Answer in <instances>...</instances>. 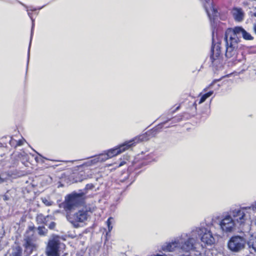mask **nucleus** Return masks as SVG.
Masks as SVG:
<instances>
[{
    "mask_svg": "<svg viewBox=\"0 0 256 256\" xmlns=\"http://www.w3.org/2000/svg\"><path fill=\"white\" fill-rule=\"evenodd\" d=\"M24 142H25V140L24 139H22V140H19L18 141L16 142V146H20L24 144Z\"/></svg>",
    "mask_w": 256,
    "mask_h": 256,
    "instance_id": "obj_23",
    "label": "nucleus"
},
{
    "mask_svg": "<svg viewBox=\"0 0 256 256\" xmlns=\"http://www.w3.org/2000/svg\"><path fill=\"white\" fill-rule=\"evenodd\" d=\"M31 33H32V30ZM32 35V34H31V36Z\"/></svg>",
    "mask_w": 256,
    "mask_h": 256,
    "instance_id": "obj_32",
    "label": "nucleus"
},
{
    "mask_svg": "<svg viewBox=\"0 0 256 256\" xmlns=\"http://www.w3.org/2000/svg\"><path fill=\"white\" fill-rule=\"evenodd\" d=\"M55 226L56 223L54 222H52L48 224V226L50 229L52 230L55 228Z\"/></svg>",
    "mask_w": 256,
    "mask_h": 256,
    "instance_id": "obj_24",
    "label": "nucleus"
},
{
    "mask_svg": "<svg viewBox=\"0 0 256 256\" xmlns=\"http://www.w3.org/2000/svg\"><path fill=\"white\" fill-rule=\"evenodd\" d=\"M183 234L184 233L172 240L171 242L164 244L162 246V250L164 252H174L178 249L179 252L182 256H192V252H186L183 250L184 244L187 240V238H182Z\"/></svg>",
    "mask_w": 256,
    "mask_h": 256,
    "instance_id": "obj_4",
    "label": "nucleus"
},
{
    "mask_svg": "<svg viewBox=\"0 0 256 256\" xmlns=\"http://www.w3.org/2000/svg\"><path fill=\"white\" fill-rule=\"evenodd\" d=\"M147 140L148 138L146 134L136 136L129 141L126 142L118 147L108 150L106 154H102L94 157L93 159L90 161V164H93L98 162H104L110 158H112L122 152L133 146L135 144Z\"/></svg>",
    "mask_w": 256,
    "mask_h": 256,
    "instance_id": "obj_2",
    "label": "nucleus"
},
{
    "mask_svg": "<svg viewBox=\"0 0 256 256\" xmlns=\"http://www.w3.org/2000/svg\"><path fill=\"white\" fill-rule=\"evenodd\" d=\"M249 210H251L254 212H256V201L252 204L250 206H248Z\"/></svg>",
    "mask_w": 256,
    "mask_h": 256,
    "instance_id": "obj_22",
    "label": "nucleus"
},
{
    "mask_svg": "<svg viewBox=\"0 0 256 256\" xmlns=\"http://www.w3.org/2000/svg\"><path fill=\"white\" fill-rule=\"evenodd\" d=\"M162 256V255H160V254H158V255H157V256Z\"/></svg>",
    "mask_w": 256,
    "mask_h": 256,
    "instance_id": "obj_31",
    "label": "nucleus"
},
{
    "mask_svg": "<svg viewBox=\"0 0 256 256\" xmlns=\"http://www.w3.org/2000/svg\"><path fill=\"white\" fill-rule=\"evenodd\" d=\"M12 141H10V144H12Z\"/></svg>",
    "mask_w": 256,
    "mask_h": 256,
    "instance_id": "obj_33",
    "label": "nucleus"
},
{
    "mask_svg": "<svg viewBox=\"0 0 256 256\" xmlns=\"http://www.w3.org/2000/svg\"><path fill=\"white\" fill-rule=\"evenodd\" d=\"M24 247L26 252L28 254H30L34 250H36L37 248V245L35 242L30 238L25 239Z\"/></svg>",
    "mask_w": 256,
    "mask_h": 256,
    "instance_id": "obj_13",
    "label": "nucleus"
},
{
    "mask_svg": "<svg viewBox=\"0 0 256 256\" xmlns=\"http://www.w3.org/2000/svg\"><path fill=\"white\" fill-rule=\"evenodd\" d=\"M206 4L204 5L205 10L207 12V14L210 20H214L215 18L218 16V12L214 8L212 3L210 0H205Z\"/></svg>",
    "mask_w": 256,
    "mask_h": 256,
    "instance_id": "obj_12",
    "label": "nucleus"
},
{
    "mask_svg": "<svg viewBox=\"0 0 256 256\" xmlns=\"http://www.w3.org/2000/svg\"><path fill=\"white\" fill-rule=\"evenodd\" d=\"M212 52L211 58L212 59L216 60L218 58L221 53L220 44L219 43L214 44L212 48Z\"/></svg>",
    "mask_w": 256,
    "mask_h": 256,
    "instance_id": "obj_14",
    "label": "nucleus"
},
{
    "mask_svg": "<svg viewBox=\"0 0 256 256\" xmlns=\"http://www.w3.org/2000/svg\"><path fill=\"white\" fill-rule=\"evenodd\" d=\"M94 188V186L92 184H88L86 185V190H92Z\"/></svg>",
    "mask_w": 256,
    "mask_h": 256,
    "instance_id": "obj_25",
    "label": "nucleus"
},
{
    "mask_svg": "<svg viewBox=\"0 0 256 256\" xmlns=\"http://www.w3.org/2000/svg\"><path fill=\"white\" fill-rule=\"evenodd\" d=\"M226 32L232 38L237 39L236 41L238 43L240 42V38L242 36L246 40H252V36L240 26H236L234 28H228Z\"/></svg>",
    "mask_w": 256,
    "mask_h": 256,
    "instance_id": "obj_8",
    "label": "nucleus"
},
{
    "mask_svg": "<svg viewBox=\"0 0 256 256\" xmlns=\"http://www.w3.org/2000/svg\"><path fill=\"white\" fill-rule=\"evenodd\" d=\"M112 218L110 217L106 221V224H107V226L108 227V232H110L112 228V226L111 225L112 224Z\"/></svg>",
    "mask_w": 256,
    "mask_h": 256,
    "instance_id": "obj_21",
    "label": "nucleus"
},
{
    "mask_svg": "<svg viewBox=\"0 0 256 256\" xmlns=\"http://www.w3.org/2000/svg\"><path fill=\"white\" fill-rule=\"evenodd\" d=\"M180 106H178L176 108V110H178Z\"/></svg>",
    "mask_w": 256,
    "mask_h": 256,
    "instance_id": "obj_29",
    "label": "nucleus"
},
{
    "mask_svg": "<svg viewBox=\"0 0 256 256\" xmlns=\"http://www.w3.org/2000/svg\"><path fill=\"white\" fill-rule=\"evenodd\" d=\"M42 202L46 206H52L53 204V202L46 198H42Z\"/></svg>",
    "mask_w": 256,
    "mask_h": 256,
    "instance_id": "obj_20",
    "label": "nucleus"
},
{
    "mask_svg": "<svg viewBox=\"0 0 256 256\" xmlns=\"http://www.w3.org/2000/svg\"><path fill=\"white\" fill-rule=\"evenodd\" d=\"M248 207H244L239 208L230 209L228 214L240 224L244 223L246 220V212L248 210Z\"/></svg>",
    "mask_w": 256,
    "mask_h": 256,
    "instance_id": "obj_10",
    "label": "nucleus"
},
{
    "mask_svg": "<svg viewBox=\"0 0 256 256\" xmlns=\"http://www.w3.org/2000/svg\"><path fill=\"white\" fill-rule=\"evenodd\" d=\"M198 236L201 242L206 244L212 246L215 242V238L211 230L204 226L194 228L189 232L184 233L182 238H188L184 244L183 250L186 252H192V256H202L200 250L202 245L198 242Z\"/></svg>",
    "mask_w": 256,
    "mask_h": 256,
    "instance_id": "obj_1",
    "label": "nucleus"
},
{
    "mask_svg": "<svg viewBox=\"0 0 256 256\" xmlns=\"http://www.w3.org/2000/svg\"><path fill=\"white\" fill-rule=\"evenodd\" d=\"M236 38H232L226 32L224 41L226 43L225 56L228 62L235 63L240 61L238 58V48L239 43Z\"/></svg>",
    "mask_w": 256,
    "mask_h": 256,
    "instance_id": "obj_3",
    "label": "nucleus"
},
{
    "mask_svg": "<svg viewBox=\"0 0 256 256\" xmlns=\"http://www.w3.org/2000/svg\"><path fill=\"white\" fill-rule=\"evenodd\" d=\"M246 244L245 239L240 236H232L228 242V248L232 252H238L244 249Z\"/></svg>",
    "mask_w": 256,
    "mask_h": 256,
    "instance_id": "obj_7",
    "label": "nucleus"
},
{
    "mask_svg": "<svg viewBox=\"0 0 256 256\" xmlns=\"http://www.w3.org/2000/svg\"><path fill=\"white\" fill-rule=\"evenodd\" d=\"M64 249L65 245L60 242L59 236H52L48 240L46 253L47 256H66L67 254L64 252Z\"/></svg>",
    "mask_w": 256,
    "mask_h": 256,
    "instance_id": "obj_5",
    "label": "nucleus"
},
{
    "mask_svg": "<svg viewBox=\"0 0 256 256\" xmlns=\"http://www.w3.org/2000/svg\"><path fill=\"white\" fill-rule=\"evenodd\" d=\"M48 218H49V216H47L46 218V217H44L42 214H40L37 217V220L38 221H40V222H42L44 223L46 225H48V224H46V219Z\"/></svg>",
    "mask_w": 256,
    "mask_h": 256,
    "instance_id": "obj_19",
    "label": "nucleus"
},
{
    "mask_svg": "<svg viewBox=\"0 0 256 256\" xmlns=\"http://www.w3.org/2000/svg\"><path fill=\"white\" fill-rule=\"evenodd\" d=\"M194 106H195L196 107V102L194 103Z\"/></svg>",
    "mask_w": 256,
    "mask_h": 256,
    "instance_id": "obj_30",
    "label": "nucleus"
},
{
    "mask_svg": "<svg viewBox=\"0 0 256 256\" xmlns=\"http://www.w3.org/2000/svg\"><path fill=\"white\" fill-rule=\"evenodd\" d=\"M88 213L85 210H78L74 215L66 216L68 220L76 228L80 226L79 222H84L88 218Z\"/></svg>",
    "mask_w": 256,
    "mask_h": 256,
    "instance_id": "obj_11",
    "label": "nucleus"
},
{
    "mask_svg": "<svg viewBox=\"0 0 256 256\" xmlns=\"http://www.w3.org/2000/svg\"><path fill=\"white\" fill-rule=\"evenodd\" d=\"M254 32L256 34V24L254 25Z\"/></svg>",
    "mask_w": 256,
    "mask_h": 256,
    "instance_id": "obj_28",
    "label": "nucleus"
},
{
    "mask_svg": "<svg viewBox=\"0 0 256 256\" xmlns=\"http://www.w3.org/2000/svg\"><path fill=\"white\" fill-rule=\"evenodd\" d=\"M220 228L224 232H232L235 227L234 220L228 213L224 215L219 224Z\"/></svg>",
    "mask_w": 256,
    "mask_h": 256,
    "instance_id": "obj_9",
    "label": "nucleus"
},
{
    "mask_svg": "<svg viewBox=\"0 0 256 256\" xmlns=\"http://www.w3.org/2000/svg\"><path fill=\"white\" fill-rule=\"evenodd\" d=\"M84 192H72L65 197L64 201L60 204V207L64 208L67 213L78 207L83 202Z\"/></svg>",
    "mask_w": 256,
    "mask_h": 256,
    "instance_id": "obj_6",
    "label": "nucleus"
},
{
    "mask_svg": "<svg viewBox=\"0 0 256 256\" xmlns=\"http://www.w3.org/2000/svg\"><path fill=\"white\" fill-rule=\"evenodd\" d=\"M38 234L40 236H45L48 232V230L44 227L39 226L38 228Z\"/></svg>",
    "mask_w": 256,
    "mask_h": 256,
    "instance_id": "obj_18",
    "label": "nucleus"
},
{
    "mask_svg": "<svg viewBox=\"0 0 256 256\" xmlns=\"http://www.w3.org/2000/svg\"><path fill=\"white\" fill-rule=\"evenodd\" d=\"M232 14L234 19L238 22L243 20L244 14L241 8H234L232 10Z\"/></svg>",
    "mask_w": 256,
    "mask_h": 256,
    "instance_id": "obj_15",
    "label": "nucleus"
},
{
    "mask_svg": "<svg viewBox=\"0 0 256 256\" xmlns=\"http://www.w3.org/2000/svg\"><path fill=\"white\" fill-rule=\"evenodd\" d=\"M248 245L250 248H252L256 251V235L252 236L248 241Z\"/></svg>",
    "mask_w": 256,
    "mask_h": 256,
    "instance_id": "obj_16",
    "label": "nucleus"
},
{
    "mask_svg": "<svg viewBox=\"0 0 256 256\" xmlns=\"http://www.w3.org/2000/svg\"><path fill=\"white\" fill-rule=\"evenodd\" d=\"M213 94L212 91L209 92H208L202 95L200 99L198 104L203 103L208 98L212 95Z\"/></svg>",
    "mask_w": 256,
    "mask_h": 256,
    "instance_id": "obj_17",
    "label": "nucleus"
},
{
    "mask_svg": "<svg viewBox=\"0 0 256 256\" xmlns=\"http://www.w3.org/2000/svg\"><path fill=\"white\" fill-rule=\"evenodd\" d=\"M13 256H22V254L20 252H15Z\"/></svg>",
    "mask_w": 256,
    "mask_h": 256,
    "instance_id": "obj_26",
    "label": "nucleus"
},
{
    "mask_svg": "<svg viewBox=\"0 0 256 256\" xmlns=\"http://www.w3.org/2000/svg\"><path fill=\"white\" fill-rule=\"evenodd\" d=\"M4 182V178H2L0 176V184L3 183Z\"/></svg>",
    "mask_w": 256,
    "mask_h": 256,
    "instance_id": "obj_27",
    "label": "nucleus"
}]
</instances>
